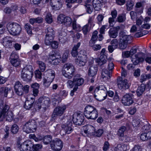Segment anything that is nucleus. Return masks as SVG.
<instances>
[{
  "instance_id": "a878e982",
  "label": "nucleus",
  "mask_w": 151,
  "mask_h": 151,
  "mask_svg": "<svg viewBox=\"0 0 151 151\" xmlns=\"http://www.w3.org/2000/svg\"><path fill=\"white\" fill-rule=\"evenodd\" d=\"M119 37L121 42H127L130 36H128L123 31H121L119 33Z\"/></svg>"
},
{
  "instance_id": "a211bd4d",
  "label": "nucleus",
  "mask_w": 151,
  "mask_h": 151,
  "mask_svg": "<svg viewBox=\"0 0 151 151\" xmlns=\"http://www.w3.org/2000/svg\"><path fill=\"white\" fill-rule=\"evenodd\" d=\"M73 79L76 84L75 87L77 88L83 85L84 82V79L79 74H77L74 76Z\"/></svg>"
},
{
  "instance_id": "69168bd1",
  "label": "nucleus",
  "mask_w": 151,
  "mask_h": 151,
  "mask_svg": "<svg viewBox=\"0 0 151 151\" xmlns=\"http://www.w3.org/2000/svg\"><path fill=\"white\" fill-rule=\"evenodd\" d=\"M41 71L39 70H36L35 72V77L36 78L41 79L42 78V73Z\"/></svg>"
},
{
  "instance_id": "0e129e2a",
  "label": "nucleus",
  "mask_w": 151,
  "mask_h": 151,
  "mask_svg": "<svg viewBox=\"0 0 151 151\" xmlns=\"http://www.w3.org/2000/svg\"><path fill=\"white\" fill-rule=\"evenodd\" d=\"M42 147V145L40 144L33 145V150L32 151H38L39 149H41Z\"/></svg>"
},
{
  "instance_id": "ddd939ff",
  "label": "nucleus",
  "mask_w": 151,
  "mask_h": 151,
  "mask_svg": "<svg viewBox=\"0 0 151 151\" xmlns=\"http://www.w3.org/2000/svg\"><path fill=\"white\" fill-rule=\"evenodd\" d=\"M48 58L49 60H52V63L55 65L58 64L61 60L60 56L53 52L48 55Z\"/></svg>"
},
{
  "instance_id": "9b49d317",
  "label": "nucleus",
  "mask_w": 151,
  "mask_h": 151,
  "mask_svg": "<svg viewBox=\"0 0 151 151\" xmlns=\"http://www.w3.org/2000/svg\"><path fill=\"white\" fill-rule=\"evenodd\" d=\"M84 116L82 114L78 113H75L73 115V121L75 124L81 125L84 120Z\"/></svg>"
},
{
  "instance_id": "2f4dec72",
  "label": "nucleus",
  "mask_w": 151,
  "mask_h": 151,
  "mask_svg": "<svg viewBox=\"0 0 151 151\" xmlns=\"http://www.w3.org/2000/svg\"><path fill=\"white\" fill-rule=\"evenodd\" d=\"M95 131V128L92 126L88 125L86 126V129L84 131V132L86 134H90L93 133Z\"/></svg>"
},
{
  "instance_id": "aec40b11",
  "label": "nucleus",
  "mask_w": 151,
  "mask_h": 151,
  "mask_svg": "<svg viewBox=\"0 0 151 151\" xmlns=\"http://www.w3.org/2000/svg\"><path fill=\"white\" fill-rule=\"evenodd\" d=\"M120 29L119 26L111 28L109 29L108 34L110 38H115L118 36L119 30Z\"/></svg>"
},
{
  "instance_id": "a18cd8bd",
  "label": "nucleus",
  "mask_w": 151,
  "mask_h": 151,
  "mask_svg": "<svg viewBox=\"0 0 151 151\" xmlns=\"http://www.w3.org/2000/svg\"><path fill=\"white\" fill-rule=\"evenodd\" d=\"M10 62L12 65L15 67L19 66L20 64V61L19 59H12Z\"/></svg>"
},
{
  "instance_id": "a19ab883",
  "label": "nucleus",
  "mask_w": 151,
  "mask_h": 151,
  "mask_svg": "<svg viewBox=\"0 0 151 151\" xmlns=\"http://www.w3.org/2000/svg\"><path fill=\"white\" fill-rule=\"evenodd\" d=\"M95 109H96L94 107L91 105L86 106L84 109V115H85L86 114L89 113L90 112H91Z\"/></svg>"
},
{
  "instance_id": "4be33fe9",
  "label": "nucleus",
  "mask_w": 151,
  "mask_h": 151,
  "mask_svg": "<svg viewBox=\"0 0 151 151\" xmlns=\"http://www.w3.org/2000/svg\"><path fill=\"white\" fill-rule=\"evenodd\" d=\"M44 73L45 75V78L51 81H53L55 76L54 71L52 69H49L46 71Z\"/></svg>"
},
{
  "instance_id": "6e6552de",
  "label": "nucleus",
  "mask_w": 151,
  "mask_h": 151,
  "mask_svg": "<svg viewBox=\"0 0 151 151\" xmlns=\"http://www.w3.org/2000/svg\"><path fill=\"white\" fill-rule=\"evenodd\" d=\"M57 20L58 23L63 24L66 26H70L72 23L71 19L70 17H66L63 14L58 16Z\"/></svg>"
},
{
  "instance_id": "f257e3e1",
  "label": "nucleus",
  "mask_w": 151,
  "mask_h": 151,
  "mask_svg": "<svg viewBox=\"0 0 151 151\" xmlns=\"http://www.w3.org/2000/svg\"><path fill=\"white\" fill-rule=\"evenodd\" d=\"M107 93V89L103 85L99 86L96 87L94 91L93 97L98 101H101L106 99L107 94L104 96Z\"/></svg>"
},
{
  "instance_id": "79ce46f5",
  "label": "nucleus",
  "mask_w": 151,
  "mask_h": 151,
  "mask_svg": "<svg viewBox=\"0 0 151 151\" xmlns=\"http://www.w3.org/2000/svg\"><path fill=\"white\" fill-rule=\"evenodd\" d=\"M101 75L102 78H104L105 77H109V78L111 77V75L110 72H109L106 69H104L102 70L101 72Z\"/></svg>"
},
{
  "instance_id": "37998d69",
  "label": "nucleus",
  "mask_w": 151,
  "mask_h": 151,
  "mask_svg": "<svg viewBox=\"0 0 151 151\" xmlns=\"http://www.w3.org/2000/svg\"><path fill=\"white\" fill-rule=\"evenodd\" d=\"M91 0H87L86 1L87 2L85 6L86 8H87L88 9H93V8L94 9L98 8V9H99V7L96 6V7H93V6H92L91 4L89 3L91 2Z\"/></svg>"
},
{
  "instance_id": "13d9d810",
  "label": "nucleus",
  "mask_w": 151,
  "mask_h": 151,
  "mask_svg": "<svg viewBox=\"0 0 151 151\" xmlns=\"http://www.w3.org/2000/svg\"><path fill=\"white\" fill-rule=\"evenodd\" d=\"M19 128L16 124L13 125L11 128L12 132L13 134L17 133L18 131Z\"/></svg>"
},
{
  "instance_id": "423d86ee",
  "label": "nucleus",
  "mask_w": 151,
  "mask_h": 151,
  "mask_svg": "<svg viewBox=\"0 0 151 151\" xmlns=\"http://www.w3.org/2000/svg\"><path fill=\"white\" fill-rule=\"evenodd\" d=\"M10 106L6 103L0 101V121H2L5 119V114L9 111Z\"/></svg>"
},
{
  "instance_id": "bf43d9fd",
  "label": "nucleus",
  "mask_w": 151,
  "mask_h": 151,
  "mask_svg": "<svg viewBox=\"0 0 151 151\" xmlns=\"http://www.w3.org/2000/svg\"><path fill=\"white\" fill-rule=\"evenodd\" d=\"M69 52L68 51H66L64 53L62 61L64 63L65 62L68 58Z\"/></svg>"
},
{
  "instance_id": "6e6d98bb",
  "label": "nucleus",
  "mask_w": 151,
  "mask_h": 151,
  "mask_svg": "<svg viewBox=\"0 0 151 151\" xmlns=\"http://www.w3.org/2000/svg\"><path fill=\"white\" fill-rule=\"evenodd\" d=\"M77 0H66L65 2L67 3L66 6L68 8H70L72 6V4H73Z\"/></svg>"
},
{
  "instance_id": "9d476101",
  "label": "nucleus",
  "mask_w": 151,
  "mask_h": 151,
  "mask_svg": "<svg viewBox=\"0 0 151 151\" xmlns=\"http://www.w3.org/2000/svg\"><path fill=\"white\" fill-rule=\"evenodd\" d=\"M33 147V144L32 142L27 140L20 144L19 148L21 151H32Z\"/></svg>"
},
{
  "instance_id": "4468645a",
  "label": "nucleus",
  "mask_w": 151,
  "mask_h": 151,
  "mask_svg": "<svg viewBox=\"0 0 151 151\" xmlns=\"http://www.w3.org/2000/svg\"><path fill=\"white\" fill-rule=\"evenodd\" d=\"M87 58L86 54H81L75 59V63L79 66H83L87 62Z\"/></svg>"
},
{
  "instance_id": "49530a36",
  "label": "nucleus",
  "mask_w": 151,
  "mask_h": 151,
  "mask_svg": "<svg viewBox=\"0 0 151 151\" xmlns=\"http://www.w3.org/2000/svg\"><path fill=\"white\" fill-rule=\"evenodd\" d=\"M91 27L89 26L88 24H86L82 28L83 34L86 35L90 30Z\"/></svg>"
},
{
  "instance_id": "7ed1b4c3",
  "label": "nucleus",
  "mask_w": 151,
  "mask_h": 151,
  "mask_svg": "<svg viewBox=\"0 0 151 151\" xmlns=\"http://www.w3.org/2000/svg\"><path fill=\"white\" fill-rule=\"evenodd\" d=\"M75 71V68L72 64L67 63L63 65L62 73L65 78L71 79L74 76Z\"/></svg>"
},
{
  "instance_id": "bb28decb",
  "label": "nucleus",
  "mask_w": 151,
  "mask_h": 151,
  "mask_svg": "<svg viewBox=\"0 0 151 151\" xmlns=\"http://www.w3.org/2000/svg\"><path fill=\"white\" fill-rule=\"evenodd\" d=\"M13 42V41L10 40L9 37H6L3 40V45L7 47L10 48L12 47Z\"/></svg>"
},
{
  "instance_id": "6ab92c4d",
  "label": "nucleus",
  "mask_w": 151,
  "mask_h": 151,
  "mask_svg": "<svg viewBox=\"0 0 151 151\" xmlns=\"http://www.w3.org/2000/svg\"><path fill=\"white\" fill-rule=\"evenodd\" d=\"M105 49H103L101 51V55L100 56V58H95L94 59L96 62L98 63L99 65L100 66L104 65L106 62L107 60L106 59V56L103 55L105 52Z\"/></svg>"
},
{
  "instance_id": "473e14b6",
  "label": "nucleus",
  "mask_w": 151,
  "mask_h": 151,
  "mask_svg": "<svg viewBox=\"0 0 151 151\" xmlns=\"http://www.w3.org/2000/svg\"><path fill=\"white\" fill-rule=\"evenodd\" d=\"M145 85L142 84L139 86L137 91V94L138 96L141 95L145 91Z\"/></svg>"
},
{
  "instance_id": "4d7b16f0",
  "label": "nucleus",
  "mask_w": 151,
  "mask_h": 151,
  "mask_svg": "<svg viewBox=\"0 0 151 151\" xmlns=\"http://www.w3.org/2000/svg\"><path fill=\"white\" fill-rule=\"evenodd\" d=\"M29 137L30 138L32 139L36 142H38L42 140L43 138L42 137H40L39 138L36 137L34 134H30L29 135Z\"/></svg>"
},
{
  "instance_id": "052dcab7",
  "label": "nucleus",
  "mask_w": 151,
  "mask_h": 151,
  "mask_svg": "<svg viewBox=\"0 0 151 151\" xmlns=\"http://www.w3.org/2000/svg\"><path fill=\"white\" fill-rule=\"evenodd\" d=\"M43 85L46 87H48L52 82V81L50 80H48V79L44 78L43 80Z\"/></svg>"
},
{
  "instance_id": "b1692460",
  "label": "nucleus",
  "mask_w": 151,
  "mask_h": 151,
  "mask_svg": "<svg viewBox=\"0 0 151 151\" xmlns=\"http://www.w3.org/2000/svg\"><path fill=\"white\" fill-rule=\"evenodd\" d=\"M85 116L88 119L94 120L98 116V112L97 110L95 109L86 114Z\"/></svg>"
},
{
  "instance_id": "2eb2a0df",
  "label": "nucleus",
  "mask_w": 151,
  "mask_h": 151,
  "mask_svg": "<svg viewBox=\"0 0 151 151\" xmlns=\"http://www.w3.org/2000/svg\"><path fill=\"white\" fill-rule=\"evenodd\" d=\"M133 95L128 94L124 95L122 99V103L125 106H130L134 102Z\"/></svg>"
},
{
  "instance_id": "774afa93",
  "label": "nucleus",
  "mask_w": 151,
  "mask_h": 151,
  "mask_svg": "<svg viewBox=\"0 0 151 151\" xmlns=\"http://www.w3.org/2000/svg\"><path fill=\"white\" fill-rule=\"evenodd\" d=\"M126 5L127 9H132L134 5L133 2L129 0L127 1Z\"/></svg>"
},
{
  "instance_id": "f3484780",
  "label": "nucleus",
  "mask_w": 151,
  "mask_h": 151,
  "mask_svg": "<svg viewBox=\"0 0 151 151\" xmlns=\"http://www.w3.org/2000/svg\"><path fill=\"white\" fill-rule=\"evenodd\" d=\"M0 93L4 96H8L9 98L12 97L13 95V91L8 87H2L0 88Z\"/></svg>"
},
{
  "instance_id": "c85d7f7f",
  "label": "nucleus",
  "mask_w": 151,
  "mask_h": 151,
  "mask_svg": "<svg viewBox=\"0 0 151 151\" xmlns=\"http://www.w3.org/2000/svg\"><path fill=\"white\" fill-rule=\"evenodd\" d=\"M80 45L81 43L79 42L76 45H75L74 46L71 52V55L73 57H75L78 55V50L80 46Z\"/></svg>"
},
{
  "instance_id": "de8ad7c7",
  "label": "nucleus",
  "mask_w": 151,
  "mask_h": 151,
  "mask_svg": "<svg viewBox=\"0 0 151 151\" xmlns=\"http://www.w3.org/2000/svg\"><path fill=\"white\" fill-rule=\"evenodd\" d=\"M42 104L41 102L40 101H39V100L38 101L34 103V108L35 110L36 111L39 110L40 109H42Z\"/></svg>"
},
{
  "instance_id": "393cba45",
  "label": "nucleus",
  "mask_w": 151,
  "mask_h": 151,
  "mask_svg": "<svg viewBox=\"0 0 151 151\" xmlns=\"http://www.w3.org/2000/svg\"><path fill=\"white\" fill-rule=\"evenodd\" d=\"M66 109V106H62L56 107L54 111L59 116H61L64 113Z\"/></svg>"
},
{
  "instance_id": "dca6fc26",
  "label": "nucleus",
  "mask_w": 151,
  "mask_h": 151,
  "mask_svg": "<svg viewBox=\"0 0 151 151\" xmlns=\"http://www.w3.org/2000/svg\"><path fill=\"white\" fill-rule=\"evenodd\" d=\"M39 101L41 102L42 104V110L45 111L49 107L50 103V98L47 97H41L39 99Z\"/></svg>"
},
{
  "instance_id": "603ef678",
  "label": "nucleus",
  "mask_w": 151,
  "mask_h": 151,
  "mask_svg": "<svg viewBox=\"0 0 151 151\" xmlns=\"http://www.w3.org/2000/svg\"><path fill=\"white\" fill-rule=\"evenodd\" d=\"M45 20L48 23L50 24L52 22V18L51 14L50 13H48L46 17Z\"/></svg>"
},
{
  "instance_id": "f704fd0d",
  "label": "nucleus",
  "mask_w": 151,
  "mask_h": 151,
  "mask_svg": "<svg viewBox=\"0 0 151 151\" xmlns=\"http://www.w3.org/2000/svg\"><path fill=\"white\" fill-rule=\"evenodd\" d=\"M54 37L50 36H45V43L47 45H51L54 40Z\"/></svg>"
},
{
  "instance_id": "39448f33",
  "label": "nucleus",
  "mask_w": 151,
  "mask_h": 151,
  "mask_svg": "<svg viewBox=\"0 0 151 151\" xmlns=\"http://www.w3.org/2000/svg\"><path fill=\"white\" fill-rule=\"evenodd\" d=\"M37 127V123L34 119L29 120L23 127V129L27 133L35 132Z\"/></svg>"
},
{
  "instance_id": "5701e85b",
  "label": "nucleus",
  "mask_w": 151,
  "mask_h": 151,
  "mask_svg": "<svg viewBox=\"0 0 151 151\" xmlns=\"http://www.w3.org/2000/svg\"><path fill=\"white\" fill-rule=\"evenodd\" d=\"M98 71V68L94 65L89 66L88 75L89 76L93 77L96 75Z\"/></svg>"
},
{
  "instance_id": "864d4df0",
  "label": "nucleus",
  "mask_w": 151,
  "mask_h": 151,
  "mask_svg": "<svg viewBox=\"0 0 151 151\" xmlns=\"http://www.w3.org/2000/svg\"><path fill=\"white\" fill-rule=\"evenodd\" d=\"M117 19L119 22H123L126 19L125 16L124 14H119L118 15Z\"/></svg>"
},
{
  "instance_id": "e433bc0d",
  "label": "nucleus",
  "mask_w": 151,
  "mask_h": 151,
  "mask_svg": "<svg viewBox=\"0 0 151 151\" xmlns=\"http://www.w3.org/2000/svg\"><path fill=\"white\" fill-rule=\"evenodd\" d=\"M6 121L9 122H11L13 119L14 116L12 112L9 111L7 112L6 115L5 114V118Z\"/></svg>"
},
{
  "instance_id": "09e8293b",
  "label": "nucleus",
  "mask_w": 151,
  "mask_h": 151,
  "mask_svg": "<svg viewBox=\"0 0 151 151\" xmlns=\"http://www.w3.org/2000/svg\"><path fill=\"white\" fill-rule=\"evenodd\" d=\"M75 83L73 79V81L69 80L66 83L67 87L69 88H71L73 87H75L76 84Z\"/></svg>"
},
{
  "instance_id": "ea45409f",
  "label": "nucleus",
  "mask_w": 151,
  "mask_h": 151,
  "mask_svg": "<svg viewBox=\"0 0 151 151\" xmlns=\"http://www.w3.org/2000/svg\"><path fill=\"white\" fill-rule=\"evenodd\" d=\"M52 137L50 135H47L45 136L43 139V142L45 144L47 145L50 143L52 141Z\"/></svg>"
},
{
  "instance_id": "5fc2aeb1",
  "label": "nucleus",
  "mask_w": 151,
  "mask_h": 151,
  "mask_svg": "<svg viewBox=\"0 0 151 151\" xmlns=\"http://www.w3.org/2000/svg\"><path fill=\"white\" fill-rule=\"evenodd\" d=\"M25 29L27 33L29 34H31L32 33V27L29 24L27 23L25 25Z\"/></svg>"
},
{
  "instance_id": "58836bf2",
  "label": "nucleus",
  "mask_w": 151,
  "mask_h": 151,
  "mask_svg": "<svg viewBox=\"0 0 151 151\" xmlns=\"http://www.w3.org/2000/svg\"><path fill=\"white\" fill-rule=\"evenodd\" d=\"M37 63L38 65L40 70L41 72H44L45 70L46 66L45 64L42 61H38Z\"/></svg>"
},
{
  "instance_id": "f03ea898",
  "label": "nucleus",
  "mask_w": 151,
  "mask_h": 151,
  "mask_svg": "<svg viewBox=\"0 0 151 151\" xmlns=\"http://www.w3.org/2000/svg\"><path fill=\"white\" fill-rule=\"evenodd\" d=\"M33 74L32 66L27 65L22 70L21 73V77L23 81L29 82L31 80Z\"/></svg>"
},
{
  "instance_id": "72a5a7b5",
  "label": "nucleus",
  "mask_w": 151,
  "mask_h": 151,
  "mask_svg": "<svg viewBox=\"0 0 151 151\" xmlns=\"http://www.w3.org/2000/svg\"><path fill=\"white\" fill-rule=\"evenodd\" d=\"M66 33L64 32H62L59 36V40L60 42L63 43L66 41Z\"/></svg>"
},
{
  "instance_id": "c756f323",
  "label": "nucleus",
  "mask_w": 151,
  "mask_h": 151,
  "mask_svg": "<svg viewBox=\"0 0 151 151\" xmlns=\"http://www.w3.org/2000/svg\"><path fill=\"white\" fill-rule=\"evenodd\" d=\"M31 87L32 88L33 95L35 96H37L39 93V84L37 83H32L31 84Z\"/></svg>"
},
{
  "instance_id": "20e7f679",
  "label": "nucleus",
  "mask_w": 151,
  "mask_h": 151,
  "mask_svg": "<svg viewBox=\"0 0 151 151\" xmlns=\"http://www.w3.org/2000/svg\"><path fill=\"white\" fill-rule=\"evenodd\" d=\"M7 28L10 34L14 36L19 35L22 31L20 25L16 23H8L7 25Z\"/></svg>"
},
{
  "instance_id": "f8f14e48",
  "label": "nucleus",
  "mask_w": 151,
  "mask_h": 151,
  "mask_svg": "<svg viewBox=\"0 0 151 151\" xmlns=\"http://www.w3.org/2000/svg\"><path fill=\"white\" fill-rule=\"evenodd\" d=\"M72 123L71 121L65 124H63L61 127L62 130L60 131V134L62 135L65 134H70L72 131L73 128L72 127Z\"/></svg>"
},
{
  "instance_id": "3c124183",
  "label": "nucleus",
  "mask_w": 151,
  "mask_h": 151,
  "mask_svg": "<svg viewBox=\"0 0 151 151\" xmlns=\"http://www.w3.org/2000/svg\"><path fill=\"white\" fill-rule=\"evenodd\" d=\"M103 2V0H93V6L94 7H100L101 4Z\"/></svg>"
},
{
  "instance_id": "680f3d73",
  "label": "nucleus",
  "mask_w": 151,
  "mask_h": 151,
  "mask_svg": "<svg viewBox=\"0 0 151 151\" xmlns=\"http://www.w3.org/2000/svg\"><path fill=\"white\" fill-rule=\"evenodd\" d=\"M140 138L142 140L144 141L149 139L147 133L141 134L140 136Z\"/></svg>"
},
{
  "instance_id": "338daca9",
  "label": "nucleus",
  "mask_w": 151,
  "mask_h": 151,
  "mask_svg": "<svg viewBox=\"0 0 151 151\" xmlns=\"http://www.w3.org/2000/svg\"><path fill=\"white\" fill-rule=\"evenodd\" d=\"M127 42H121L120 41L119 43V48L121 49H124L127 47Z\"/></svg>"
},
{
  "instance_id": "c03bdc74",
  "label": "nucleus",
  "mask_w": 151,
  "mask_h": 151,
  "mask_svg": "<svg viewBox=\"0 0 151 151\" xmlns=\"http://www.w3.org/2000/svg\"><path fill=\"white\" fill-rule=\"evenodd\" d=\"M11 9H26V8L25 7L24 5H17L16 4H13L12 5Z\"/></svg>"
},
{
  "instance_id": "412c9836",
  "label": "nucleus",
  "mask_w": 151,
  "mask_h": 151,
  "mask_svg": "<svg viewBox=\"0 0 151 151\" xmlns=\"http://www.w3.org/2000/svg\"><path fill=\"white\" fill-rule=\"evenodd\" d=\"M23 87L19 81H17L15 84L14 89L16 93L19 96L23 94Z\"/></svg>"
},
{
  "instance_id": "7c9ffc66",
  "label": "nucleus",
  "mask_w": 151,
  "mask_h": 151,
  "mask_svg": "<svg viewBox=\"0 0 151 151\" xmlns=\"http://www.w3.org/2000/svg\"><path fill=\"white\" fill-rule=\"evenodd\" d=\"M34 103V101L33 100H27L25 102L24 107L27 110H29L32 107Z\"/></svg>"
},
{
  "instance_id": "cd10ccee",
  "label": "nucleus",
  "mask_w": 151,
  "mask_h": 151,
  "mask_svg": "<svg viewBox=\"0 0 151 151\" xmlns=\"http://www.w3.org/2000/svg\"><path fill=\"white\" fill-rule=\"evenodd\" d=\"M145 56V54L142 52H140L139 53V57L135 58L133 59L132 61L134 65H136L138 64L140 61L143 60V57Z\"/></svg>"
},
{
  "instance_id": "1a4fd4ad",
  "label": "nucleus",
  "mask_w": 151,
  "mask_h": 151,
  "mask_svg": "<svg viewBox=\"0 0 151 151\" xmlns=\"http://www.w3.org/2000/svg\"><path fill=\"white\" fill-rule=\"evenodd\" d=\"M117 84L118 88L120 89H127L130 86L127 79L123 80L122 78L120 76L117 79Z\"/></svg>"
},
{
  "instance_id": "0eeeda50",
  "label": "nucleus",
  "mask_w": 151,
  "mask_h": 151,
  "mask_svg": "<svg viewBox=\"0 0 151 151\" xmlns=\"http://www.w3.org/2000/svg\"><path fill=\"white\" fill-rule=\"evenodd\" d=\"M50 146L53 150L60 151L63 146V142L60 139L56 138L51 141Z\"/></svg>"
},
{
  "instance_id": "c9c22d12",
  "label": "nucleus",
  "mask_w": 151,
  "mask_h": 151,
  "mask_svg": "<svg viewBox=\"0 0 151 151\" xmlns=\"http://www.w3.org/2000/svg\"><path fill=\"white\" fill-rule=\"evenodd\" d=\"M45 36H50L54 37L55 32L53 29L51 27H48L45 30Z\"/></svg>"
},
{
  "instance_id": "8fccbe9b",
  "label": "nucleus",
  "mask_w": 151,
  "mask_h": 151,
  "mask_svg": "<svg viewBox=\"0 0 151 151\" xmlns=\"http://www.w3.org/2000/svg\"><path fill=\"white\" fill-rule=\"evenodd\" d=\"M111 45L114 47V48H117L118 45V41L116 39H114L111 41Z\"/></svg>"
},
{
  "instance_id": "4c0bfd02",
  "label": "nucleus",
  "mask_w": 151,
  "mask_h": 151,
  "mask_svg": "<svg viewBox=\"0 0 151 151\" xmlns=\"http://www.w3.org/2000/svg\"><path fill=\"white\" fill-rule=\"evenodd\" d=\"M126 127L124 126H122L120 127L117 132V135L120 137L124 136V132L126 130Z\"/></svg>"
},
{
  "instance_id": "e2e57ef3",
  "label": "nucleus",
  "mask_w": 151,
  "mask_h": 151,
  "mask_svg": "<svg viewBox=\"0 0 151 151\" xmlns=\"http://www.w3.org/2000/svg\"><path fill=\"white\" fill-rule=\"evenodd\" d=\"M120 137V139L123 142H128L130 140V138L127 135H124Z\"/></svg>"
}]
</instances>
